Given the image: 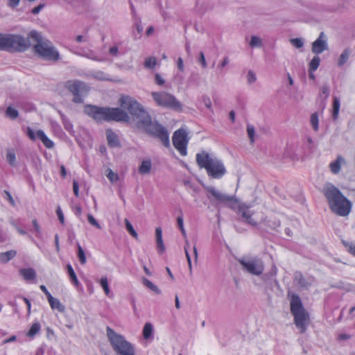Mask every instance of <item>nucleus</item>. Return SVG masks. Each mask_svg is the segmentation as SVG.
<instances>
[{"label": "nucleus", "mask_w": 355, "mask_h": 355, "mask_svg": "<svg viewBox=\"0 0 355 355\" xmlns=\"http://www.w3.org/2000/svg\"><path fill=\"white\" fill-rule=\"evenodd\" d=\"M155 237L158 253L162 254L165 250V247L162 239V230L159 227L155 229Z\"/></svg>", "instance_id": "18"}, {"label": "nucleus", "mask_w": 355, "mask_h": 355, "mask_svg": "<svg viewBox=\"0 0 355 355\" xmlns=\"http://www.w3.org/2000/svg\"><path fill=\"white\" fill-rule=\"evenodd\" d=\"M207 191V197L213 205L225 204L234 200V196L222 193L212 186H204Z\"/></svg>", "instance_id": "13"}, {"label": "nucleus", "mask_w": 355, "mask_h": 355, "mask_svg": "<svg viewBox=\"0 0 355 355\" xmlns=\"http://www.w3.org/2000/svg\"><path fill=\"white\" fill-rule=\"evenodd\" d=\"M237 261L242 266L243 270L250 275L259 276L264 271L263 261L257 256L243 257L238 259Z\"/></svg>", "instance_id": "11"}, {"label": "nucleus", "mask_w": 355, "mask_h": 355, "mask_svg": "<svg viewBox=\"0 0 355 355\" xmlns=\"http://www.w3.org/2000/svg\"><path fill=\"white\" fill-rule=\"evenodd\" d=\"M19 274L26 281L33 280L36 277V272L31 268L20 269Z\"/></svg>", "instance_id": "20"}, {"label": "nucleus", "mask_w": 355, "mask_h": 355, "mask_svg": "<svg viewBox=\"0 0 355 355\" xmlns=\"http://www.w3.org/2000/svg\"><path fill=\"white\" fill-rule=\"evenodd\" d=\"M17 252L11 250L5 252L0 253V262L6 263L12 259L16 256Z\"/></svg>", "instance_id": "24"}, {"label": "nucleus", "mask_w": 355, "mask_h": 355, "mask_svg": "<svg viewBox=\"0 0 355 355\" xmlns=\"http://www.w3.org/2000/svg\"><path fill=\"white\" fill-rule=\"evenodd\" d=\"M249 45L252 48H260L262 46V40L260 37L252 35L251 36Z\"/></svg>", "instance_id": "34"}, {"label": "nucleus", "mask_w": 355, "mask_h": 355, "mask_svg": "<svg viewBox=\"0 0 355 355\" xmlns=\"http://www.w3.org/2000/svg\"><path fill=\"white\" fill-rule=\"evenodd\" d=\"M250 207L245 203L241 204L238 207V212L241 214L243 220L247 224L256 226L257 222L252 218L253 213L250 210Z\"/></svg>", "instance_id": "16"}, {"label": "nucleus", "mask_w": 355, "mask_h": 355, "mask_svg": "<svg viewBox=\"0 0 355 355\" xmlns=\"http://www.w3.org/2000/svg\"><path fill=\"white\" fill-rule=\"evenodd\" d=\"M345 162V159L341 156L338 155L336 159L329 164V168L332 173L338 174L341 168V164Z\"/></svg>", "instance_id": "19"}, {"label": "nucleus", "mask_w": 355, "mask_h": 355, "mask_svg": "<svg viewBox=\"0 0 355 355\" xmlns=\"http://www.w3.org/2000/svg\"><path fill=\"white\" fill-rule=\"evenodd\" d=\"M77 256L81 264H85L87 261L86 256L85 254V251L80 245L79 243H77Z\"/></svg>", "instance_id": "33"}, {"label": "nucleus", "mask_w": 355, "mask_h": 355, "mask_svg": "<svg viewBox=\"0 0 355 355\" xmlns=\"http://www.w3.org/2000/svg\"><path fill=\"white\" fill-rule=\"evenodd\" d=\"M30 46V41L21 35L0 33L1 50L9 52H24Z\"/></svg>", "instance_id": "8"}, {"label": "nucleus", "mask_w": 355, "mask_h": 355, "mask_svg": "<svg viewBox=\"0 0 355 355\" xmlns=\"http://www.w3.org/2000/svg\"><path fill=\"white\" fill-rule=\"evenodd\" d=\"M92 76L99 80H108V75L102 71H96L92 73Z\"/></svg>", "instance_id": "38"}, {"label": "nucleus", "mask_w": 355, "mask_h": 355, "mask_svg": "<svg viewBox=\"0 0 355 355\" xmlns=\"http://www.w3.org/2000/svg\"><path fill=\"white\" fill-rule=\"evenodd\" d=\"M153 327L151 323L146 322L143 329V337L144 339H149L153 334Z\"/></svg>", "instance_id": "28"}, {"label": "nucleus", "mask_w": 355, "mask_h": 355, "mask_svg": "<svg viewBox=\"0 0 355 355\" xmlns=\"http://www.w3.org/2000/svg\"><path fill=\"white\" fill-rule=\"evenodd\" d=\"M20 0H8V6L10 8H15L19 4Z\"/></svg>", "instance_id": "58"}, {"label": "nucleus", "mask_w": 355, "mask_h": 355, "mask_svg": "<svg viewBox=\"0 0 355 355\" xmlns=\"http://www.w3.org/2000/svg\"><path fill=\"white\" fill-rule=\"evenodd\" d=\"M291 313L294 318V323L301 334H304L309 323V315L304 309L298 295L293 294L291 297Z\"/></svg>", "instance_id": "7"}, {"label": "nucleus", "mask_w": 355, "mask_h": 355, "mask_svg": "<svg viewBox=\"0 0 355 355\" xmlns=\"http://www.w3.org/2000/svg\"><path fill=\"white\" fill-rule=\"evenodd\" d=\"M247 132H248V137L250 139V142L253 143L254 141V135H255V130H254V126L250 124H248Z\"/></svg>", "instance_id": "44"}, {"label": "nucleus", "mask_w": 355, "mask_h": 355, "mask_svg": "<svg viewBox=\"0 0 355 355\" xmlns=\"http://www.w3.org/2000/svg\"><path fill=\"white\" fill-rule=\"evenodd\" d=\"M177 67H178V69H179V71H184V62H183V59L182 58H178V60H177Z\"/></svg>", "instance_id": "57"}, {"label": "nucleus", "mask_w": 355, "mask_h": 355, "mask_svg": "<svg viewBox=\"0 0 355 355\" xmlns=\"http://www.w3.org/2000/svg\"><path fill=\"white\" fill-rule=\"evenodd\" d=\"M107 178L112 183L117 182L119 178L118 174L114 173L111 169L108 170Z\"/></svg>", "instance_id": "46"}, {"label": "nucleus", "mask_w": 355, "mask_h": 355, "mask_svg": "<svg viewBox=\"0 0 355 355\" xmlns=\"http://www.w3.org/2000/svg\"><path fill=\"white\" fill-rule=\"evenodd\" d=\"M7 161L12 166L16 165V155L12 150H8L6 155Z\"/></svg>", "instance_id": "36"}, {"label": "nucleus", "mask_w": 355, "mask_h": 355, "mask_svg": "<svg viewBox=\"0 0 355 355\" xmlns=\"http://www.w3.org/2000/svg\"><path fill=\"white\" fill-rule=\"evenodd\" d=\"M32 224H33V227H34V231H35V236L37 238H41L42 231H41L40 226L38 224L37 220L36 219L33 220H32Z\"/></svg>", "instance_id": "45"}, {"label": "nucleus", "mask_w": 355, "mask_h": 355, "mask_svg": "<svg viewBox=\"0 0 355 355\" xmlns=\"http://www.w3.org/2000/svg\"><path fill=\"white\" fill-rule=\"evenodd\" d=\"M187 132L183 129H178L173 133L172 141L174 147L179 151L181 155H187V146L188 140Z\"/></svg>", "instance_id": "14"}, {"label": "nucleus", "mask_w": 355, "mask_h": 355, "mask_svg": "<svg viewBox=\"0 0 355 355\" xmlns=\"http://www.w3.org/2000/svg\"><path fill=\"white\" fill-rule=\"evenodd\" d=\"M291 43L297 49H300L303 46L304 42L301 38H294L291 40Z\"/></svg>", "instance_id": "49"}, {"label": "nucleus", "mask_w": 355, "mask_h": 355, "mask_svg": "<svg viewBox=\"0 0 355 355\" xmlns=\"http://www.w3.org/2000/svg\"><path fill=\"white\" fill-rule=\"evenodd\" d=\"M119 49L116 46H111L109 49V53L112 56H117Z\"/></svg>", "instance_id": "60"}, {"label": "nucleus", "mask_w": 355, "mask_h": 355, "mask_svg": "<svg viewBox=\"0 0 355 355\" xmlns=\"http://www.w3.org/2000/svg\"><path fill=\"white\" fill-rule=\"evenodd\" d=\"M33 40L37 42L33 46L35 53L40 58L56 62L60 60L59 51L49 40H43L41 33L36 31H31L28 34V38Z\"/></svg>", "instance_id": "4"}, {"label": "nucleus", "mask_w": 355, "mask_h": 355, "mask_svg": "<svg viewBox=\"0 0 355 355\" xmlns=\"http://www.w3.org/2000/svg\"><path fill=\"white\" fill-rule=\"evenodd\" d=\"M230 62L229 58L227 56L224 57L221 62L218 65V67L220 69L227 66Z\"/></svg>", "instance_id": "55"}, {"label": "nucleus", "mask_w": 355, "mask_h": 355, "mask_svg": "<svg viewBox=\"0 0 355 355\" xmlns=\"http://www.w3.org/2000/svg\"><path fill=\"white\" fill-rule=\"evenodd\" d=\"M125 225L126 230L130 233V234L135 239L137 238L138 235L137 232L135 230L132 225L130 223V221L128 219L125 220Z\"/></svg>", "instance_id": "41"}, {"label": "nucleus", "mask_w": 355, "mask_h": 355, "mask_svg": "<svg viewBox=\"0 0 355 355\" xmlns=\"http://www.w3.org/2000/svg\"><path fill=\"white\" fill-rule=\"evenodd\" d=\"M107 337L110 344L117 355H135V347L125 336L116 333L110 327H106Z\"/></svg>", "instance_id": "6"}, {"label": "nucleus", "mask_w": 355, "mask_h": 355, "mask_svg": "<svg viewBox=\"0 0 355 355\" xmlns=\"http://www.w3.org/2000/svg\"><path fill=\"white\" fill-rule=\"evenodd\" d=\"M85 58H88V59H90V60H95V61H97V62H100L102 60L101 59H99L98 58V56H96L94 53L93 51H89V53H85L84 55H83Z\"/></svg>", "instance_id": "51"}, {"label": "nucleus", "mask_w": 355, "mask_h": 355, "mask_svg": "<svg viewBox=\"0 0 355 355\" xmlns=\"http://www.w3.org/2000/svg\"><path fill=\"white\" fill-rule=\"evenodd\" d=\"M67 270L69 276V278L71 279V282L72 284H73L76 286H78L79 285V281L77 278V276L75 273L74 270L73 269L71 264L67 265Z\"/></svg>", "instance_id": "27"}, {"label": "nucleus", "mask_w": 355, "mask_h": 355, "mask_svg": "<svg viewBox=\"0 0 355 355\" xmlns=\"http://www.w3.org/2000/svg\"><path fill=\"white\" fill-rule=\"evenodd\" d=\"M84 112L97 123L103 121L129 122L130 116L128 113L119 107H99L93 105H86Z\"/></svg>", "instance_id": "1"}, {"label": "nucleus", "mask_w": 355, "mask_h": 355, "mask_svg": "<svg viewBox=\"0 0 355 355\" xmlns=\"http://www.w3.org/2000/svg\"><path fill=\"white\" fill-rule=\"evenodd\" d=\"M320 58L318 55H315L309 63V71L313 72L317 70L320 65Z\"/></svg>", "instance_id": "32"}, {"label": "nucleus", "mask_w": 355, "mask_h": 355, "mask_svg": "<svg viewBox=\"0 0 355 355\" xmlns=\"http://www.w3.org/2000/svg\"><path fill=\"white\" fill-rule=\"evenodd\" d=\"M340 107V103L339 98L336 96H334V99H333L332 114H331V116L334 121H336L338 117Z\"/></svg>", "instance_id": "25"}, {"label": "nucleus", "mask_w": 355, "mask_h": 355, "mask_svg": "<svg viewBox=\"0 0 355 355\" xmlns=\"http://www.w3.org/2000/svg\"><path fill=\"white\" fill-rule=\"evenodd\" d=\"M27 135L31 140H33V141L35 140V132H34L33 130L29 127L27 128Z\"/></svg>", "instance_id": "61"}, {"label": "nucleus", "mask_w": 355, "mask_h": 355, "mask_svg": "<svg viewBox=\"0 0 355 355\" xmlns=\"http://www.w3.org/2000/svg\"><path fill=\"white\" fill-rule=\"evenodd\" d=\"M157 64V60L155 57L151 56L146 58L144 66L146 69H153Z\"/></svg>", "instance_id": "30"}, {"label": "nucleus", "mask_w": 355, "mask_h": 355, "mask_svg": "<svg viewBox=\"0 0 355 355\" xmlns=\"http://www.w3.org/2000/svg\"><path fill=\"white\" fill-rule=\"evenodd\" d=\"M6 114L11 119H15L18 116L19 112L16 109L9 106L6 109Z\"/></svg>", "instance_id": "40"}, {"label": "nucleus", "mask_w": 355, "mask_h": 355, "mask_svg": "<svg viewBox=\"0 0 355 355\" xmlns=\"http://www.w3.org/2000/svg\"><path fill=\"white\" fill-rule=\"evenodd\" d=\"M202 101H203V103L207 108L210 109L211 107V101L209 97L203 96Z\"/></svg>", "instance_id": "59"}, {"label": "nucleus", "mask_w": 355, "mask_h": 355, "mask_svg": "<svg viewBox=\"0 0 355 355\" xmlns=\"http://www.w3.org/2000/svg\"><path fill=\"white\" fill-rule=\"evenodd\" d=\"M324 195L334 213L340 216H346L350 213L352 202L334 185L327 184L324 188Z\"/></svg>", "instance_id": "2"}, {"label": "nucleus", "mask_w": 355, "mask_h": 355, "mask_svg": "<svg viewBox=\"0 0 355 355\" xmlns=\"http://www.w3.org/2000/svg\"><path fill=\"white\" fill-rule=\"evenodd\" d=\"M87 220L88 222L93 226L96 227L98 229H101V225L98 223V221L95 219V218L90 214H87Z\"/></svg>", "instance_id": "48"}, {"label": "nucleus", "mask_w": 355, "mask_h": 355, "mask_svg": "<svg viewBox=\"0 0 355 355\" xmlns=\"http://www.w3.org/2000/svg\"><path fill=\"white\" fill-rule=\"evenodd\" d=\"M73 191L76 197L79 196V186L76 180L73 181Z\"/></svg>", "instance_id": "54"}, {"label": "nucleus", "mask_w": 355, "mask_h": 355, "mask_svg": "<svg viewBox=\"0 0 355 355\" xmlns=\"http://www.w3.org/2000/svg\"><path fill=\"white\" fill-rule=\"evenodd\" d=\"M310 123L311 124V126L313 129L315 131L318 130L319 128V119H318V114L317 112H314L311 114V119H310Z\"/></svg>", "instance_id": "35"}, {"label": "nucleus", "mask_w": 355, "mask_h": 355, "mask_svg": "<svg viewBox=\"0 0 355 355\" xmlns=\"http://www.w3.org/2000/svg\"><path fill=\"white\" fill-rule=\"evenodd\" d=\"M44 6L45 5L44 3L39 4L37 6H36L32 9L31 13L33 15H37L42 10V9L44 7Z\"/></svg>", "instance_id": "56"}, {"label": "nucleus", "mask_w": 355, "mask_h": 355, "mask_svg": "<svg viewBox=\"0 0 355 355\" xmlns=\"http://www.w3.org/2000/svg\"><path fill=\"white\" fill-rule=\"evenodd\" d=\"M177 223H178V226L179 229L184 227L183 218L182 216H179L177 218Z\"/></svg>", "instance_id": "64"}, {"label": "nucleus", "mask_w": 355, "mask_h": 355, "mask_svg": "<svg viewBox=\"0 0 355 355\" xmlns=\"http://www.w3.org/2000/svg\"><path fill=\"white\" fill-rule=\"evenodd\" d=\"M321 93L325 95V98H327L329 95V89L327 85H324L321 88Z\"/></svg>", "instance_id": "63"}, {"label": "nucleus", "mask_w": 355, "mask_h": 355, "mask_svg": "<svg viewBox=\"0 0 355 355\" xmlns=\"http://www.w3.org/2000/svg\"><path fill=\"white\" fill-rule=\"evenodd\" d=\"M65 87L73 94L72 101L75 103H83V96H86L89 90V85L79 80L67 81Z\"/></svg>", "instance_id": "12"}, {"label": "nucleus", "mask_w": 355, "mask_h": 355, "mask_svg": "<svg viewBox=\"0 0 355 355\" xmlns=\"http://www.w3.org/2000/svg\"><path fill=\"white\" fill-rule=\"evenodd\" d=\"M196 161L200 168H205L209 177L220 179L226 173L225 166L221 159L214 154L206 151L198 153L196 155Z\"/></svg>", "instance_id": "3"}, {"label": "nucleus", "mask_w": 355, "mask_h": 355, "mask_svg": "<svg viewBox=\"0 0 355 355\" xmlns=\"http://www.w3.org/2000/svg\"><path fill=\"white\" fill-rule=\"evenodd\" d=\"M56 214H57L58 220L60 222V223H62V225L64 224V216L61 210L60 207H58V208L56 209Z\"/></svg>", "instance_id": "52"}, {"label": "nucleus", "mask_w": 355, "mask_h": 355, "mask_svg": "<svg viewBox=\"0 0 355 355\" xmlns=\"http://www.w3.org/2000/svg\"><path fill=\"white\" fill-rule=\"evenodd\" d=\"M152 98L158 107L172 110L175 111H182V105L176 97L167 92L159 91L151 92Z\"/></svg>", "instance_id": "10"}, {"label": "nucleus", "mask_w": 355, "mask_h": 355, "mask_svg": "<svg viewBox=\"0 0 355 355\" xmlns=\"http://www.w3.org/2000/svg\"><path fill=\"white\" fill-rule=\"evenodd\" d=\"M328 49V43L324 32H321L319 37L312 44V52L316 55L322 53Z\"/></svg>", "instance_id": "15"}, {"label": "nucleus", "mask_w": 355, "mask_h": 355, "mask_svg": "<svg viewBox=\"0 0 355 355\" xmlns=\"http://www.w3.org/2000/svg\"><path fill=\"white\" fill-rule=\"evenodd\" d=\"M100 284H101V287L103 288L105 295L109 296L110 290L107 279L106 277H103L101 279Z\"/></svg>", "instance_id": "39"}, {"label": "nucleus", "mask_w": 355, "mask_h": 355, "mask_svg": "<svg viewBox=\"0 0 355 355\" xmlns=\"http://www.w3.org/2000/svg\"><path fill=\"white\" fill-rule=\"evenodd\" d=\"M41 325L39 322H34L28 331L27 332V336L33 338L34 337L40 330Z\"/></svg>", "instance_id": "31"}, {"label": "nucleus", "mask_w": 355, "mask_h": 355, "mask_svg": "<svg viewBox=\"0 0 355 355\" xmlns=\"http://www.w3.org/2000/svg\"><path fill=\"white\" fill-rule=\"evenodd\" d=\"M152 168V163L150 159H144L139 167V173L141 175L148 174Z\"/></svg>", "instance_id": "22"}, {"label": "nucleus", "mask_w": 355, "mask_h": 355, "mask_svg": "<svg viewBox=\"0 0 355 355\" xmlns=\"http://www.w3.org/2000/svg\"><path fill=\"white\" fill-rule=\"evenodd\" d=\"M106 137L107 144L111 148H116L120 146V142L117 135L112 130L108 129L106 130Z\"/></svg>", "instance_id": "17"}, {"label": "nucleus", "mask_w": 355, "mask_h": 355, "mask_svg": "<svg viewBox=\"0 0 355 355\" xmlns=\"http://www.w3.org/2000/svg\"><path fill=\"white\" fill-rule=\"evenodd\" d=\"M37 137L42 141L43 144L47 148H52L54 146V143L52 140H51L44 132L42 130H39L37 131Z\"/></svg>", "instance_id": "21"}, {"label": "nucleus", "mask_w": 355, "mask_h": 355, "mask_svg": "<svg viewBox=\"0 0 355 355\" xmlns=\"http://www.w3.org/2000/svg\"><path fill=\"white\" fill-rule=\"evenodd\" d=\"M266 224L269 226L271 229H276L277 227L280 225L279 220L276 218L274 219H266Z\"/></svg>", "instance_id": "43"}, {"label": "nucleus", "mask_w": 355, "mask_h": 355, "mask_svg": "<svg viewBox=\"0 0 355 355\" xmlns=\"http://www.w3.org/2000/svg\"><path fill=\"white\" fill-rule=\"evenodd\" d=\"M349 56V51L348 49H345L340 55L338 64L339 66H343L348 60Z\"/></svg>", "instance_id": "37"}, {"label": "nucleus", "mask_w": 355, "mask_h": 355, "mask_svg": "<svg viewBox=\"0 0 355 355\" xmlns=\"http://www.w3.org/2000/svg\"><path fill=\"white\" fill-rule=\"evenodd\" d=\"M155 83L159 86H162L165 83V80L159 73H156L155 75Z\"/></svg>", "instance_id": "50"}, {"label": "nucleus", "mask_w": 355, "mask_h": 355, "mask_svg": "<svg viewBox=\"0 0 355 355\" xmlns=\"http://www.w3.org/2000/svg\"><path fill=\"white\" fill-rule=\"evenodd\" d=\"M257 80V76L255 73L252 71L249 70L247 75V81L249 85H252V83H255Z\"/></svg>", "instance_id": "47"}, {"label": "nucleus", "mask_w": 355, "mask_h": 355, "mask_svg": "<svg viewBox=\"0 0 355 355\" xmlns=\"http://www.w3.org/2000/svg\"><path fill=\"white\" fill-rule=\"evenodd\" d=\"M294 279L295 282H297L301 287L308 288L311 286V282L305 279L303 275L300 272L295 273Z\"/></svg>", "instance_id": "23"}, {"label": "nucleus", "mask_w": 355, "mask_h": 355, "mask_svg": "<svg viewBox=\"0 0 355 355\" xmlns=\"http://www.w3.org/2000/svg\"><path fill=\"white\" fill-rule=\"evenodd\" d=\"M143 284L146 286L148 288L155 292L156 294H160L161 290L155 285L153 282H151L149 279L144 277L142 279Z\"/></svg>", "instance_id": "29"}, {"label": "nucleus", "mask_w": 355, "mask_h": 355, "mask_svg": "<svg viewBox=\"0 0 355 355\" xmlns=\"http://www.w3.org/2000/svg\"><path fill=\"white\" fill-rule=\"evenodd\" d=\"M199 62L201 64L203 68L207 67V62L205 60V55L202 51H200L199 53Z\"/></svg>", "instance_id": "53"}, {"label": "nucleus", "mask_w": 355, "mask_h": 355, "mask_svg": "<svg viewBox=\"0 0 355 355\" xmlns=\"http://www.w3.org/2000/svg\"><path fill=\"white\" fill-rule=\"evenodd\" d=\"M119 108L128 113L130 119L132 117L137 121V125L141 123L142 120L146 122V119H148V112L134 97L123 94L119 99Z\"/></svg>", "instance_id": "5"}, {"label": "nucleus", "mask_w": 355, "mask_h": 355, "mask_svg": "<svg viewBox=\"0 0 355 355\" xmlns=\"http://www.w3.org/2000/svg\"><path fill=\"white\" fill-rule=\"evenodd\" d=\"M40 289L42 291V292L45 294L47 299L49 300L51 297H53L51 294L49 292L46 287L44 285H41L40 286Z\"/></svg>", "instance_id": "62"}, {"label": "nucleus", "mask_w": 355, "mask_h": 355, "mask_svg": "<svg viewBox=\"0 0 355 355\" xmlns=\"http://www.w3.org/2000/svg\"><path fill=\"white\" fill-rule=\"evenodd\" d=\"M189 248V242L187 241H186V245L184 246V252H185L187 260V262H188L189 272H190V273H191L192 272V264H191V257H190V255L189 254V252H188Z\"/></svg>", "instance_id": "42"}, {"label": "nucleus", "mask_w": 355, "mask_h": 355, "mask_svg": "<svg viewBox=\"0 0 355 355\" xmlns=\"http://www.w3.org/2000/svg\"><path fill=\"white\" fill-rule=\"evenodd\" d=\"M138 127L143 128L148 135L158 138L164 146H170L169 135L167 130L157 121H153L149 114L146 122L142 120Z\"/></svg>", "instance_id": "9"}, {"label": "nucleus", "mask_w": 355, "mask_h": 355, "mask_svg": "<svg viewBox=\"0 0 355 355\" xmlns=\"http://www.w3.org/2000/svg\"><path fill=\"white\" fill-rule=\"evenodd\" d=\"M48 301L52 309H56L60 312H63L64 311V306L58 299L51 297Z\"/></svg>", "instance_id": "26"}]
</instances>
